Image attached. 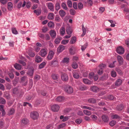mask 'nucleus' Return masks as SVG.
<instances>
[{
	"label": "nucleus",
	"instance_id": "a18cd8bd",
	"mask_svg": "<svg viewBox=\"0 0 129 129\" xmlns=\"http://www.w3.org/2000/svg\"><path fill=\"white\" fill-rule=\"evenodd\" d=\"M83 112L85 114L88 115H90L91 114V112L90 111L87 110H84Z\"/></svg>",
	"mask_w": 129,
	"mask_h": 129
},
{
	"label": "nucleus",
	"instance_id": "bb28decb",
	"mask_svg": "<svg viewBox=\"0 0 129 129\" xmlns=\"http://www.w3.org/2000/svg\"><path fill=\"white\" fill-rule=\"evenodd\" d=\"M59 15L61 17H64L66 15V12L62 10H60L59 12Z\"/></svg>",
	"mask_w": 129,
	"mask_h": 129
},
{
	"label": "nucleus",
	"instance_id": "4be33fe9",
	"mask_svg": "<svg viewBox=\"0 0 129 129\" xmlns=\"http://www.w3.org/2000/svg\"><path fill=\"white\" fill-rule=\"evenodd\" d=\"M65 33V28L64 26H62L60 30V35H63Z\"/></svg>",
	"mask_w": 129,
	"mask_h": 129
},
{
	"label": "nucleus",
	"instance_id": "0e129e2a",
	"mask_svg": "<svg viewBox=\"0 0 129 129\" xmlns=\"http://www.w3.org/2000/svg\"><path fill=\"white\" fill-rule=\"evenodd\" d=\"M91 117L94 121H95L97 119V117L94 115H92Z\"/></svg>",
	"mask_w": 129,
	"mask_h": 129
},
{
	"label": "nucleus",
	"instance_id": "f704fd0d",
	"mask_svg": "<svg viewBox=\"0 0 129 129\" xmlns=\"http://www.w3.org/2000/svg\"><path fill=\"white\" fill-rule=\"evenodd\" d=\"M15 112V110L13 108H10L8 112V114L9 115H12Z\"/></svg>",
	"mask_w": 129,
	"mask_h": 129
},
{
	"label": "nucleus",
	"instance_id": "2eb2a0df",
	"mask_svg": "<svg viewBox=\"0 0 129 129\" xmlns=\"http://www.w3.org/2000/svg\"><path fill=\"white\" fill-rule=\"evenodd\" d=\"M49 33L52 38H55L56 36V33L54 30H50L49 31Z\"/></svg>",
	"mask_w": 129,
	"mask_h": 129
},
{
	"label": "nucleus",
	"instance_id": "79ce46f5",
	"mask_svg": "<svg viewBox=\"0 0 129 129\" xmlns=\"http://www.w3.org/2000/svg\"><path fill=\"white\" fill-rule=\"evenodd\" d=\"M62 38L61 37H59V38H56L54 41L55 43L56 44H58L60 42V40Z\"/></svg>",
	"mask_w": 129,
	"mask_h": 129
},
{
	"label": "nucleus",
	"instance_id": "680f3d73",
	"mask_svg": "<svg viewBox=\"0 0 129 129\" xmlns=\"http://www.w3.org/2000/svg\"><path fill=\"white\" fill-rule=\"evenodd\" d=\"M116 62V61H113L112 63H111L109 64V67L111 68H113L114 67H115L114 63Z\"/></svg>",
	"mask_w": 129,
	"mask_h": 129
},
{
	"label": "nucleus",
	"instance_id": "4468645a",
	"mask_svg": "<svg viewBox=\"0 0 129 129\" xmlns=\"http://www.w3.org/2000/svg\"><path fill=\"white\" fill-rule=\"evenodd\" d=\"M102 121L105 122H107L109 120V118L106 115H104L102 116Z\"/></svg>",
	"mask_w": 129,
	"mask_h": 129
},
{
	"label": "nucleus",
	"instance_id": "bf43d9fd",
	"mask_svg": "<svg viewBox=\"0 0 129 129\" xmlns=\"http://www.w3.org/2000/svg\"><path fill=\"white\" fill-rule=\"evenodd\" d=\"M67 4L68 6L70 7H72V3L70 0H68L67 1Z\"/></svg>",
	"mask_w": 129,
	"mask_h": 129
},
{
	"label": "nucleus",
	"instance_id": "6e6552de",
	"mask_svg": "<svg viewBox=\"0 0 129 129\" xmlns=\"http://www.w3.org/2000/svg\"><path fill=\"white\" fill-rule=\"evenodd\" d=\"M47 54V51L45 49H41L39 53V55L42 57H44Z\"/></svg>",
	"mask_w": 129,
	"mask_h": 129
},
{
	"label": "nucleus",
	"instance_id": "603ef678",
	"mask_svg": "<svg viewBox=\"0 0 129 129\" xmlns=\"http://www.w3.org/2000/svg\"><path fill=\"white\" fill-rule=\"evenodd\" d=\"M78 7L79 9L81 10L83 8V5L82 3L80 2L78 4Z\"/></svg>",
	"mask_w": 129,
	"mask_h": 129
},
{
	"label": "nucleus",
	"instance_id": "39448f33",
	"mask_svg": "<svg viewBox=\"0 0 129 129\" xmlns=\"http://www.w3.org/2000/svg\"><path fill=\"white\" fill-rule=\"evenodd\" d=\"M76 49L73 46L71 47L69 49V52L70 54L73 55L76 53Z\"/></svg>",
	"mask_w": 129,
	"mask_h": 129
},
{
	"label": "nucleus",
	"instance_id": "f03ea898",
	"mask_svg": "<svg viewBox=\"0 0 129 129\" xmlns=\"http://www.w3.org/2000/svg\"><path fill=\"white\" fill-rule=\"evenodd\" d=\"M30 116L33 119L35 120L38 118L39 116V114L37 112L34 111L31 113Z\"/></svg>",
	"mask_w": 129,
	"mask_h": 129
},
{
	"label": "nucleus",
	"instance_id": "58836bf2",
	"mask_svg": "<svg viewBox=\"0 0 129 129\" xmlns=\"http://www.w3.org/2000/svg\"><path fill=\"white\" fill-rule=\"evenodd\" d=\"M48 26L50 28H52L54 27V24L53 22L51 21L49 22L48 24Z\"/></svg>",
	"mask_w": 129,
	"mask_h": 129
},
{
	"label": "nucleus",
	"instance_id": "dca6fc26",
	"mask_svg": "<svg viewBox=\"0 0 129 129\" xmlns=\"http://www.w3.org/2000/svg\"><path fill=\"white\" fill-rule=\"evenodd\" d=\"M91 89L92 91L94 92H97L99 90V89L98 87L95 86L91 87Z\"/></svg>",
	"mask_w": 129,
	"mask_h": 129
},
{
	"label": "nucleus",
	"instance_id": "a19ab883",
	"mask_svg": "<svg viewBox=\"0 0 129 129\" xmlns=\"http://www.w3.org/2000/svg\"><path fill=\"white\" fill-rule=\"evenodd\" d=\"M111 117L113 119H119L120 118V116L117 114H115L112 115Z\"/></svg>",
	"mask_w": 129,
	"mask_h": 129
},
{
	"label": "nucleus",
	"instance_id": "13d9d810",
	"mask_svg": "<svg viewBox=\"0 0 129 129\" xmlns=\"http://www.w3.org/2000/svg\"><path fill=\"white\" fill-rule=\"evenodd\" d=\"M31 5V3L29 2H28L26 3V6L27 8L28 9L30 7Z\"/></svg>",
	"mask_w": 129,
	"mask_h": 129
},
{
	"label": "nucleus",
	"instance_id": "2f4dec72",
	"mask_svg": "<svg viewBox=\"0 0 129 129\" xmlns=\"http://www.w3.org/2000/svg\"><path fill=\"white\" fill-rule=\"evenodd\" d=\"M58 61L56 60H53L51 62V65L54 66H56L58 65Z\"/></svg>",
	"mask_w": 129,
	"mask_h": 129
},
{
	"label": "nucleus",
	"instance_id": "0eeeda50",
	"mask_svg": "<svg viewBox=\"0 0 129 129\" xmlns=\"http://www.w3.org/2000/svg\"><path fill=\"white\" fill-rule=\"evenodd\" d=\"M60 107L57 104L54 105L51 107V109L54 112H56L59 109Z\"/></svg>",
	"mask_w": 129,
	"mask_h": 129
},
{
	"label": "nucleus",
	"instance_id": "c03bdc74",
	"mask_svg": "<svg viewBox=\"0 0 129 129\" xmlns=\"http://www.w3.org/2000/svg\"><path fill=\"white\" fill-rule=\"evenodd\" d=\"M5 86L6 89L9 90L10 89L12 86L11 84L8 83H6L5 85Z\"/></svg>",
	"mask_w": 129,
	"mask_h": 129
},
{
	"label": "nucleus",
	"instance_id": "052dcab7",
	"mask_svg": "<svg viewBox=\"0 0 129 129\" xmlns=\"http://www.w3.org/2000/svg\"><path fill=\"white\" fill-rule=\"evenodd\" d=\"M69 40H64L62 41L61 43L63 45H66L69 42Z\"/></svg>",
	"mask_w": 129,
	"mask_h": 129
},
{
	"label": "nucleus",
	"instance_id": "ea45409f",
	"mask_svg": "<svg viewBox=\"0 0 129 129\" xmlns=\"http://www.w3.org/2000/svg\"><path fill=\"white\" fill-rule=\"evenodd\" d=\"M106 67V65L103 63H101L99 66L100 69L103 70Z\"/></svg>",
	"mask_w": 129,
	"mask_h": 129
},
{
	"label": "nucleus",
	"instance_id": "c756f323",
	"mask_svg": "<svg viewBox=\"0 0 129 129\" xmlns=\"http://www.w3.org/2000/svg\"><path fill=\"white\" fill-rule=\"evenodd\" d=\"M88 102L91 104H94L96 103V101L95 99L93 98H91L88 99Z\"/></svg>",
	"mask_w": 129,
	"mask_h": 129
},
{
	"label": "nucleus",
	"instance_id": "de8ad7c7",
	"mask_svg": "<svg viewBox=\"0 0 129 129\" xmlns=\"http://www.w3.org/2000/svg\"><path fill=\"white\" fill-rule=\"evenodd\" d=\"M72 67L74 69H76L78 67V65L76 62H73L72 65Z\"/></svg>",
	"mask_w": 129,
	"mask_h": 129
},
{
	"label": "nucleus",
	"instance_id": "412c9836",
	"mask_svg": "<svg viewBox=\"0 0 129 129\" xmlns=\"http://www.w3.org/2000/svg\"><path fill=\"white\" fill-rule=\"evenodd\" d=\"M108 77V75L107 74H104L103 76L100 78V80L104 81L107 79Z\"/></svg>",
	"mask_w": 129,
	"mask_h": 129
},
{
	"label": "nucleus",
	"instance_id": "393cba45",
	"mask_svg": "<svg viewBox=\"0 0 129 129\" xmlns=\"http://www.w3.org/2000/svg\"><path fill=\"white\" fill-rule=\"evenodd\" d=\"M83 81L84 83L88 85L92 83L91 81H90L87 79H83Z\"/></svg>",
	"mask_w": 129,
	"mask_h": 129
},
{
	"label": "nucleus",
	"instance_id": "6e6d98bb",
	"mask_svg": "<svg viewBox=\"0 0 129 129\" xmlns=\"http://www.w3.org/2000/svg\"><path fill=\"white\" fill-rule=\"evenodd\" d=\"M11 30L13 34L15 35H17L18 34V31L15 28H12Z\"/></svg>",
	"mask_w": 129,
	"mask_h": 129
},
{
	"label": "nucleus",
	"instance_id": "c85d7f7f",
	"mask_svg": "<svg viewBox=\"0 0 129 129\" xmlns=\"http://www.w3.org/2000/svg\"><path fill=\"white\" fill-rule=\"evenodd\" d=\"M51 77L53 79L57 80L58 79L59 76L58 74H53L51 75Z\"/></svg>",
	"mask_w": 129,
	"mask_h": 129
},
{
	"label": "nucleus",
	"instance_id": "09e8293b",
	"mask_svg": "<svg viewBox=\"0 0 129 129\" xmlns=\"http://www.w3.org/2000/svg\"><path fill=\"white\" fill-rule=\"evenodd\" d=\"M46 63L45 62H43L41 63L39 66V68L40 69H41L43 68L44 66L46 65Z\"/></svg>",
	"mask_w": 129,
	"mask_h": 129
},
{
	"label": "nucleus",
	"instance_id": "4d7b16f0",
	"mask_svg": "<svg viewBox=\"0 0 129 129\" xmlns=\"http://www.w3.org/2000/svg\"><path fill=\"white\" fill-rule=\"evenodd\" d=\"M66 124L64 123H62L59 125L58 127V128L59 129L60 128H62L65 126Z\"/></svg>",
	"mask_w": 129,
	"mask_h": 129
},
{
	"label": "nucleus",
	"instance_id": "423d86ee",
	"mask_svg": "<svg viewBox=\"0 0 129 129\" xmlns=\"http://www.w3.org/2000/svg\"><path fill=\"white\" fill-rule=\"evenodd\" d=\"M55 53V52L52 51H50L47 57V58L48 60H51L53 58Z\"/></svg>",
	"mask_w": 129,
	"mask_h": 129
},
{
	"label": "nucleus",
	"instance_id": "49530a36",
	"mask_svg": "<svg viewBox=\"0 0 129 129\" xmlns=\"http://www.w3.org/2000/svg\"><path fill=\"white\" fill-rule=\"evenodd\" d=\"M88 44L87 43H86L83 45L82 46L81 49L82 51H84L86 49L88 46Z\"/></svg>",
	"mask_w": 129,
	"mask_h": 129
},
{
	"label": "nucleus",
	"instance_id": "8fccbe9b",
	"mask_svg": "<svg viewBox=\"0 0 129 129\" xmlns=\"http://www.w3.org/2000/svg\"><path fill=\"white\" fill-rule=\"evenodd\" d=\"M116 122L115 120H112L110 123L109 124L111 126H113L116 124Z\"/></svg>",
	"mask_w": 129,
	"mask_h": 129
},
{
	"label": "nucleus",
	"instance_id": "a878e982",
	"mask_svg": "<svg viewBox=\"0 0 129 129\" xmlns=\"http://www.w3.org/2000/svg\"><path fill=\"white\" fill-rule=\"evenodd\" d=\"M42 60V58L39 56H36L35 61L37 62H39Z\"/></svg>",
	"mask_w": 129,
	"mask_h": 129
},
{
	"label": "nucleus",
	"instance_id": "7c9ffc66",
	"mask_svg": "<svg viewBox=\"0 0 129 129\" xmlns=\"http://www.w3.org/2000/svg\"><path fill=\"white\" fill-rule=\"evenodd\" d=\"M14 67L16 69L18 70H21L22 68L21 66L17 63H16L14 65Z\"/></svg>",
	"mask_w": 129,
	"mask_h": 129
},
{
	"label": "nucleus",
	"instance_id": "9d476101",
	"mask_svg": "<svg viewBox=\"0 0 129 129\" xmlns=\"http://www.w3.org/2000/svg\"><path fill=\"white\" fill-rule=\"evenodd\" d=\"M65 100V97L63 96H59L57 97L55 99L56 101L59 102H63Z\"/></svg>",
	"mask_w": 129,
	"mask_h": 129
},
{
	"label": "nucleus",
	"instance_id": "20e7f679",
	"mask_svg": "<svg viewBox=\"0 0 129 129\" xmlns=\"http://www.w3.org/2000/svg\"><path fill=\"white\" fill-rule=\"evenodd\" d=\"M117 53L119 54H123L124 52V50L123 48L121 46H120L117 48L116 50Z\"/></svg>",
	"mask_w": 129,
	"mask_h": 129
},
{
	"label": "nucleus",
	"instance_id": "f8f14e48",
	"mask_svg": "<svg viewBox=\"0 0 129 129\" xmlns=\"http://www.w3.org/2000/svg\"><path fill=\"white\" fill-rule=\"evenodd\" d=\"M34 72V68H31L29 69L27 74L29 76L32 77L33 75Z\"/></svg>",
	"mask_w": 129,
	"mask_h": 129
},
{
	"label": "nucleus",
	"instance_id": "cd10ccee",
	"mask_svg": "<svg viewBox=\"0 0 129 129\" xmlns=\"http://www.w3.org/2000/svg\"><path fill=\"white\" fill-rule=\"evenodd\" d=\"M81 107L83 109H87L91 111H94V109L88 106H81Z\"/></svg>",
	"mask_w": 129,
	"mask_h": 129
},
{
	"label": "nucleus",
	"instance_id": "aec40b11",
	"mask_svg": "<svg viewBox=\"0 0 129 129\" xmlns=\"http://www.w3.org/2000/svg\"><path fill=\"white\" fill-rule=\"evenodd\" d=\"M66 31L67 34L69 35H70L72 32L71 28L69 26L67 27L66 29Z\"/></svg>",
	"mask_w": 129,
	"mask_h": 129
},
{
	"label": "nucleus",
	"instance_id": "b1692460",
	"mask_svg": "<svg viewBox=\"0 0 129 129\" xmlns=\"http://www.w3.org/2000/svg\"><path fill=\"white\" fill-rule=\"evenodd\" d=\"M34 12L36 13V14L38 16L40 15L41 13V9H38L35 10L34 11Z\"/></svg>",
	"mask_w": 129,
	"mask_h": 129
},
{
	"label": "nucleus",
	"instance_id": "ddd939ff",
	"mask_svg": "<svg viewBox=\"0 0 129 129\" xmlns=\"http://www.w3.org/2000/svg\"><path fill=\"white\" fill-rule=\"evenodd\" d=\"M118 61L120 65H122L123 63V59L122 57L120 55H118L117 57Z\"/></svg>",
	"mask_w": 129,
	"mask_h": 129
},
{
	"label": "nucleus",
	"instance_id": "9b49d317",
	"mask_svg": "<svg viewBox=\"0 0 129 129\" xmlns=\"http://www.w3.org/2000/svg\"><path fill=\"white\" fill-rule=\"evenodd\" d=\"M27 78L26 76H24L22 77L21 79V82L22 83H25L23 85H27Z\"/></svg>",
	"mask_w": 129,
	"mask_h": 129
},
{
	"label": "nucleus",
	"instance_id": "72a5a7b5",
	"mask_svg": "<svg viewBox=\"0 0 129 129\" xmlns=\"http://www.w3.org/2000/svg\"><path fill=\"white\" fill-rule=\"evenodd\" d=\"M60 5L59 3L57 2L55 4V9L57 11H58L60 9Z\"/></svg>",
	"mask_w": 129,
	"mask_h": 129
},
{
	"label": "nucleus",
	"instance_id": "e433bc0d",
	"mask_svg": "<svg viewBox=\"0 0 129 129\" xmlns=\"http://www.w3.org/2000/svg\"><path fill=\"white\" fill-rule=\"evenodd\" d=\"M76 41V37H74L71 38L70 43L71 44H73L75 43Z\"/></svg>",
	"mask_w": 129,
	"mask_h": 129
},
{
	"label": "nucleus",
	"instance_id": "5701e85b",
	"mask_svg": "<svg viewBox=\"0 0 129 129\" xmlns=\"http://www.w3.org/2000/svg\"><path fill=\"white\" fill-rule=\"evenodd\" d=\"M79 88L80 90L82 91L86 90L87 89V88L86 86L83 85H80Z\"/></svg>",
	"mask_w": 129,
	"mask_h": 129
},
{
	"label": "nucleus",
	"instance_id": "1a4fd4ad",
	"mask_svg": "<svg viewBox=\"0 0 129 129\" xmlns=\"http://www.w3.org/2000/svg\"><path fill=\"white\" fill-rule=\"evenodd\" d=\"M62 80L64 81H67L68 80V75L66 73L62 74L61 76Z\"/></svg>",
	"mask_w": 129,
	"mask_h": 129
},
{
	"label": "nucleus",
	"instance_id": "774afa93",
	"mask_svg": "<svg viewBox=\"0 0 129 129\" xmlns=\"http://www.w3.org/2000/svg\"><path fill=\"white\" fill-rule=\"evenodd\" d=\"M69 58L67 57H65L63 60V62L65 63H68L69 62Z\"/></svg>",
	"mask_w": 129,
	"mask_h": 129
},
{
	"label": "nucleus",
	"instance_id": "864d4df0",
	"mask_svg": "<svg viewBox=\"0 0 129 129\" xmlns=\"http://www.w3.org/2000/svg\"><path fill=\"white\" fill-rule=\"evenodd\" d=\"M61 6L63 9L65 10H68V8L65 3H62L61 5Z\"/></svg>",
	"mask_w": 129,
	"mask_h": 129
},
{
	"label": "nucleus",
	"instance_id": "473e14b6",
	"mask_svg": "<svg viewBox=\"0 0 129 129\" xmlns=\"http://www.w3.org/2000/svg\"><path fill=\"white\" fill-rule=\"evenodd\" d=\"M123 106L122 104L118 105L116 107L117 109L118 110L120 111L122 110L123 108Z\"/></svg>",
	"mask_w": 129,
	"mask_h": 129
},
{
	"label": "nucleus",
	"instance_id": "6ab92c4d",
	"mask_svg": "<svg viewBox=\"0 0 129 129\" xmlns=\"http://www.w3.org/2000/svg\"><path fill=\"white\" fill-rule=\"evenodd\" d=\"M54 15L53 13H49L48 16V18L50 20H53L54 19Z\"/></svg>",
	"mask_w": 129,
	"mask_h": 129
},
{
	"label": "nucleus",
	"instance_id": "f3484780",
	"mask_svg": "<svg viewBox=\"0 0 129 129\" xmlns=\"http://www.w3.org/2000/svg\"><path fill=\"white\" fill-rule=\"evenodd\" d=\"M7 8L9 11H11L13 9V4L11 2H9L8 3Z\"/></svg>",
	"mask_w": 129,
	"mask_h": 129
},
{
	"label": "nucleus",
	"instance_id": "c9c22d12",
	"mask_svg": "<svg viewBox=\"0 0 129 129\" xmlns=\"http://www.w3.org/2000/svg\"><path fill=\"white\" fill-rule=\"evenodd\" d=\"M122 82V80L120 79H117L115 83V85L117 86H118L121 84Z\"/></svg>",
	"mask_w": 129,
	"mask_h": 129
},
{
	"label": "nucleus",
	"instance_id": "4c0bfd02",
	"mask_svg": "<svg viewBox=\"0 0 129 129\" xmlns=\"http://www.w3.org/2000/svg\"><path fill=\"white\" fill-rule=\"evenodd\" d=\"M73 76L76 79H78L79 77V74L77 72H75L73 73Z\"/></svg>",
	"mask_w": 129,
	"mask_h": 129
},
{
	"label": "nucleus",
	"instance_id": "37998d69",
	"mask_svg": "<svg viewBox=\"0 0 129 129\" xmlns=\"http://www.w3.org/2000/svg\"><path fill=\"white\" fill-rule=\"evenodd\" d=\"M82 121V120L81 118H77L75 120V122L78 124H80Z\"/></svg>",
	"mask_w": 129,
	"mask_h": 129
},
{
	"label": "nucleus",
	"instance_id": "338daca9",
	"mask_svg": "<svg viewBox=\"0 0 129 129\" xmlns=\"http://www.w3.org/2000/svg\"><path fill=\"white\" fill-rule=\"evenodd\" d=\"M70 14L72 15H74L76 13V12L73 9H71L70 10Z\"/></svg>",
	"mask_w": 129,
	"mask_h": 129
},
{
	"label": "nucleus",
	"instance_id": "7ed1b4c3",
	"mask_svg": "<svg viewBox=\"0 0 129 129\" xmlns=\"http://www.w3.org/2000/svg\"><path fill=\"white\" fill-rule=\"evenodd\" d=\"M47 5L50 11L54 12V7L53 4L51 3H49L46 4Z\"/></svg>",
	"mask_w": 129,
	"mask_h": 129
},
{
	"label": "nucleus",
	"instance_id": "e2e57ef3",
	"mask_svg": "<svg viewBox=\"0 0 129 129\" xmlns=\"http://www.w3.org/2000/svg\"><path fill=\"white\" fill-rule=\"evenodd\" d=\"M111 75L112 77H115L116 76V73L114 71H112L111 73Z\"/></svg>",
	"mask_w": 129,
	"mask_h": 129
},
{
	"label": "nucleus",
	"instance_id": "69168bd1",
	"mask_svg": "<svg viewBox=\"0 0 129 129\" xmlns=\"http://www.w3.org/2000/svg\"><path fill=\"white\" fill-rule=\"evenodd\" d=\"M29 55L30 57H33L35 55V53L34 52H30L29 53Z\"/></svg>",
	"mask_w": 129,
	"mask_h": 129
},
{
	"label": "nucleus",
	"instance_id": "3c124183",
	"mask_svg": "<svg viewBox=\"0 0 129 129\" xmlns=\"http://www.w3.org/2000/svg\"><path fill=\"white\" fill-rule=\"evenodd\" d=\"M22 123L25 124H27L28 123V120L27 118H25L22 119Z\"/></svg>",
	"mask_w": 129,
	"mask_h": 129
},
{
	"label": "nucleus",
	"instance_id": "5fc2aeb1",
	"mask_svg": "<svg viewBox=\"0 0 129 129\" xmlns=\"http://www.w3.org/2000/svg\"><path fill=\"white\" fill-rule=\"evenodd\" d=\"M6 103V101L5 100L2 98H0V103L4 104Z\"/></svg>",
	"mask_w": 129,
	"mask_h": 129
},
{
	"label": "nucleus",
	"instance_id": "a211bd4d",
	"mask_svg": "<svg viewBox=\"0 0 129 129\" xmlns=\"http://www.w3.org/2000/svg\"><path fill=\"white\" fill-rule=\"evenodd\" d=\"M65 49V46L62 45H60L58 47L57 51L59 53L62 52Z\"/></svg>",
	"mask_w": 129,
	"mask_h": 129
},
{
	"label": "nucleus",
	"instance_id": "f257e3e1",
	"mask_svg": "<svg viewBox=\"0 0 129 129\" xmlns=\"http://www.w3.org/2000/svg\"><path fill=\"white\" fill-rule=\"evenodd\" d=\"M64 90L68 94H71L73 92V88L69 85H67L65 86Z\"/></svg>",
	"mask_w": 129,
	"mask_h": 129
}]
</instances>
